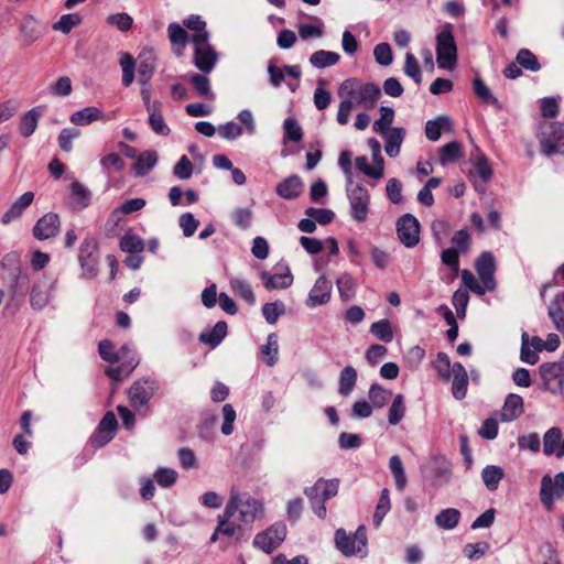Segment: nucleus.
Listing matches in <instances>:
<instances>
[{
	"mask_svg": "<svg viewBox=\"0 0 564 564\" xmlns=\"http://www.w3.org/2000/svg\"><path fill=\"white\" fill-rule=\"evenodd\" d=\"M338 95L347 97L339 102L336 116L337 122L345 126L349 121L355 104L371 109L381 97V90L375 83H361L357 78H348L340 84Z\"/></svg>",
	"mask_w": 564,
	"mask_h": 564,
	"instance_id": "f257e3e1",
	"label": "nucleus"
},
{
	"mask_svg": "<svg viewBox=\"0 0 564 564\" xmlns=\"http://www.w3.org/2000/svg\"><path fill=\"white\" fill-rule=\"evenodd\" d=\"M224 518L237 528L251 530L253 522L264 514L263 502L247 492L231 489L230 497L223 511Z\"/></svg>",
	"mask_w": 564,
	"mask_h": 564,
	"instance_id": "f03ea898",
	"label": "nucleus"
},
{
	"mask_svg": "<svg viewBox=\"0 0 564 564\" xmlns=\"http://www.w3.org/2000/svg\"><path fill=\"white\" fill-rule=\"evenodd\" d=\"M335 546L345 556L366 557L368 554V538L366 527L360 524L354 533L344 529L335 531Z\"/></svg>",
	"mask_w": 564,
	"mask_h": 564,
	"instance_id": "7ed1b4c3",
	"label": "nucleus"
},
{
	"mask_svg": "<svg viewBox=\"0 0 564 564\" xmlns=\"http://www.w3.org/2000/svg\"><path fill=\"white\" fill-rule=\"evenodd\" d=\"M208 40V32L194 34L191 37V42L194 44L193 64L204 74L210 73L215 68L218 59V54L209 44Z\"/></svg>",
	"mask_w": 564,
	"mask_h": 564,
	"instance_id": "20e7f679",
	"label": "nucleus"
},
{
	"mask_svg": "<svg viewBox=\"0 0 564 564\" xmlns=\"http://www.w3.org/2000/svg\"><path fill=\"white\" fill-rule=\"evenodd\" d=\"M99 245L95 237L87 236L80 242L78 249V262L82 269V278L95 279L99 273Z\"/></svg>",
	"mask_w": 564,
	"mask_h": 564,
	"instance_id": "39448f33",
	"label": "nucleus"
},
{
	"mask_svg": "<svg viewBox=\"0 0 564 564\" xmlns=\"http://www.w3.org/2000/svg\"><path fill=\"white\" fill-rule=\"evenodd\" d=\"M538 138L544 155L551 156L555 153L564 155V123L553 121L542 124Z\"/></svg>",
	"mask_w": 564,
	"mask_h": 564,
	"instance_id": "423d86ee",
	"label": "nucleus"
},
{
	"mask_svg": "<svg viewBox=\"0 0 564 564\" xmlns=\"http://www.w3.org/2000/svg\"><path fill=\"white\" fill-rule=\"evenodd\" d=\"M347 196L350 205V216L357 223H364L369 214L370 195L361 184H352V178H347Z\"/></svg>",
	"mask_w": 564,
	"mask_h": 564,
	"instance_id": "0eeeda50",
	"label": "nucleus"
},
{
	"mask_svg": "<svg viewBox=\"0 0 564 564\" xmlns=\"http://www.w3.org/2000/svg\"><path fill=\"white\" fill-rule=\"evenodd\" d=\"M436 61L440 68L453 69L457 62V47L451 28L436 36Z\"/></svg>",
	"mask_w": 564,
	"mask_h": 564,
	"instance_id": "6e6552de",
	"label": "nucleus"
},
{
	"mask_svg": "<svg viewBox=\"0 0 564 564\" xmlns=\"http://www.w3.org/2000/svg\"><path fill=\"white\" fill-rule=\"evenodd\" d=\"M288 534V528L284 522L278 521L271 524L265 530L256 534L253 539V546L263 551L265 554H271L278 546L282 544Z\"/></svg>",
	"mask_w": 564,
	"mask_h": 564,
	"instance_id": "1a4fd4ad",
	"label": "nucleus"
},
{
	"mask_svg": "<svg viewBox=\"0 0 564 564\" xmlns=\"http://www.w3.org/2000/svg\"><path fill=\"white\" fill-rule=\"evenodd\" d=\"M540 500L542 506L551 511L555 501L564 497V473L560 471L555 476L549 474L541 479Z\"/></svg>",
	"mask_w": 564,
	"mask_h": 564,
	"instance_id": "9d476101",
	"label": "nucleus"
},
{
	"mask_svg": "<svg viewBox=\"0 0 564 564\" xmlns=\"http://www.w3.org/2000/svg\"><path fill=\"white\" fill-rule=\"evenodd\" d=\"M160 389V383L158 380L152 378H141L134 381L129 390L128 397L130 400V404L133 409L140 410L142 408H147L149 401L154 397V394Z\"/></svg>",
	"mask_w": 564,
	"mask_h": 564,
	"instance_id": "9b49d317",
	"label": "nucleus"
},
{
	"mask_svg": "<svg viewBox=\"0 0 564 564\" xmlns=\"http://www.w3.org/2000/svg\"><path fill=\"white\" fill-rule=\"evenodd\" d=\"M539 371L545 389L564 397V357L558 361L542 364Z\"/></svg>",
	"mask_w": 564,
	"mask_h": 564,
	"instance_id": "f8f14e48",
	"label": "nucleus"
},
{
	"mask_svg": "<svg viewBox=\"0 0 564 564\" xmlns=\"http://www.w3.org/2000/svg\"><path fill=\"white\" fill-rule=\"evenodd\" d=\"M397 235L405 248H414L420 241V223L412 214L402 215L397 221Z\"/></svg>",
	"mask_w": 564,
	"mask_h": 564,
	"instance_id": "ddd939ff",
	"label": "nucleus"
},
{
	"mask_svg": "<svg viewBox=\"0 0 564 564\" xmlns=\"http://www.w3.org/2000/svg\"><path fill=\"white\" fill-rule=\"evenodd\" d=\"M55 289V282L43 276L39 279L32 286L30 294V303L34 310L42 311L53 297V292Z\"/></svg>",
	"mask_w": 564,
	"mask_h": 564,
	"instance_id": "4468645a",
	"label": "nucleus"
},
{
	"mask_svg": "<svg viewBox=\"0 0 564 564\" xmlns=\"http://www.w3.org/2000/svg\"><path fill=\"white\" fill-rule=\"evenodd\" d=\"M263 285L268 290L288 289L293 283V275L288 264L278 263L274 267V273L270 274L267 271L261 273Z\"/></svg>",
	"mask_w": 564,
	"mask_h": 564,
	"instance_id": "2eb2a0df",
	"label": "nucleus"
},
{
	"mask_svg": "<svg viewBox=\"0 0 564 564\" xmlns=\"http://www.w3.org/2000/svg\"><path fill=\"white\" fill-rule=\"evenodd\" d=\"M333 283L325 275H319L311 289L305 304L310 308L325 305L329 302Z\"/></svg>",
	"mask_w": 564,
	"mask_h": 564,
	"instance_id": "dca6fc26",
	"label": "nucleus"
},
{
	"mask_svg": "<svg viewBox=\"0 0 564 564\" xmlns=\"http://www.w3.org/2000/svg\"><path fill=\"white\" fill-rule=\"evenodd\" d=\"M59 229V216L55 213H46L37 219L32 229V232L35 239L46 240L57 236Z\"/></svg>",
	"mask_w": 564,
	"mask_h": 564,
	"instance_id": "f3484780",
	"label": "nucleus"
},
{
	"mask_svg": "<svg viewBox=\"0 0 564 564\" xmlns=\"http://www.w3.org/2000/svg\"><path fill=\"white\" fill-rule=\"evenodd\" d=\"M476 271L482 283L487 284V289L492 291L496 289L495 271L496 262L491 252H482L476 260Z\"/></svg>",
	"mask_w": 564,
	"mask_h": 564,
	"instance_id": "a211bd4d",
	"label": "nucleus"
},
{
	"mask_svg": "<svg viewBox=\"0 0 564 564\" xmlns=\"http://www.w3.org/2000/svg\"><path fill=\"white\" fill-rule=\"evenodd\" d=\"M543 454L545 456L564 457V435L560 427L553 426L543 435Z\"/></svg>",
	"mask_w": 564,
	"mask_h": 564,
	"instance_id": "6ab92c4d",
	"label": "nucleus"
},
{
	"mask_svg": "<svg viewBox=\"0 0 564 564\" xmlns=\"http://www.w3.org/2000/svg\"><path fill=\"white\" fill-rule=\"evenodd\" d=\"M34 199V193L33 192H25L23 193L18 199H15L9 209L3 214L1 218V223L3 225H9L10 223L19 219L24 210L30 207Z\"/></svg>",
	"mask_w": 564,
	"mask_h": 564,
	"instance_id": "aec40b11",
	"label": "nucleus"
},
{
	"mask_svg": "<svg viewBox=\"0 0 564 564\" xmlns=\"http://www.w3.org/2000/svg\"><path fill=\"white\" fill-rule=\"evenodd\" d=\"M304 183L302 178L296 175H290L281 181L275 188L276 194L284 199H295L303 192Z\"/></svg>",
	"mask_w": 564,
	"mask_h": 564,
	"instance_id": "412c9836",
	"label": "nucleus"
},
{
	"mask_svg": "<svg viewBox=\"0 0 564 564\" xmlns=\"http://www.w3.org/2000/svg\"><path fill=\"white\" fill-rule=\"evenodd\" d=\"M523 411V399L519 394L510 393L507 395L500 411V419L502 422H512L517 420Z\"/></svg>",
	"mask_w": 564,
	"mask_h": 564,
	"instance_id": "4be33fe9",
	"label": "nucleus"
},
{
	"mask_svg": "<svg viewBox=\"0 0 564 564\" xmlns=\"http://www.w3.org/2000/svg\"><path fill=\"white\" fill-rule=\"evenodd\" d=\"M384 138V151L388 156L395 158L400 153L401 144L405 138V129L393 127L390 131L381 134Z\"/></svg>",
	"mask_w": 564,
	"mask_h": 564,
	"instance_id": "5701e85b",
	"label": "nucleus"
},
{
	"mask_svg": "<svg viewBox=\"0 0 564 564\" xmlns=\"http://www.w3.org/2000/svg\"><path fill=\"white\" fill-rule=\"evenodd\" d=\"M169 40L174 47L176 55L181 56L187 42L189 41L186 30L176 22L170 23L167 26Z\"/></svg>",
	"mask_w": 564,
	"mask_h": 564,
	"instance_id": "b1692460",
	"label": "nucleus"
},
{
	"mask_svg": "<svg viewBox=\"0 0 564 564\" xmlns=\"http://www.w3.org/2000/svg\"><path fill=\"white\" fill-rule=\"evenodd\" d=\"M102 119H105L102 110L93 106L73 112L69 118L70 122L75 126H87Z\"/></svg>",
	"mask_w": 564,
	"mask_h": 564,
	"instance_id": "393cba45",
	"label": "nucleus"
},
{
	"mask_svg": "<svg viewBox=\"0 0 564 564\" xmlns=\"http://www.w3.org/2000/svg\"><path fill=\"white\" fill-rule=\"evenodd\" d=\"M227 323L219 321L215 324L212 330L200 333L198 340L210 348H216L227 335Z\"/></svg>",
	"mask_w": 564,
	"mask_h": 564,
	"instance_id": "a878e982",
	"label": "nucleus"
},
{
	"mask_svg": "<svg viewBox=\"0 0 564 564\" xmlns=\"http://www.w3.org/2000/svg\"><path fill=\"white\" fill-rule=\"evenodd\" d=\"M41 116L42 107L40 106L34 107L31 110L23 113L19 124L20 133L25 138L32 135L36 130L39 119L41 118Z\"/></svg>",
	"mask_w": 564,
	"mask_h": 564,
	"instance_id": "bb28decb",
	"label": "nucleus"
},
{
	"mask_svg": "<svg viewBox=\"0 0 564 564\" xmlns=\"http://www.w3.org/2000/svg\"><path fill=\"white\" fill-rule=\"evenodd\" d=\"M462 513L456 508H447L442 510L435 516V524L438 529L442 530H454L460 520Z\"/></svg>",
	"mask_w": 564,
	"mask_h": 564,
	"instance_id": "cd10ccee",
	"label": "nucleus"
},
{
	"mask_svg": "<svg viewBox=\"0 0 564 564\" xmlns=\"http://www.w3.org/2000/svg\"><path fill=\"white\" fill-rule=\"evenodd\" d=\"M452 129V120L447 116H438L433 120H429L425 124V134L426 138L433 142L437 141L442 131Z\"/></svg>",
	"mask_w": 564,
	"mask_h": 564,
	"instance_id": "c85d7f7f",
	"label": "nucleus"
},
{
	"mask_svg": "<svg viewBox=\"0 0 564 564\" xmlns=\"http://www.w3.org/2000/svg\"><path fill=\"white\" fill-rule=\"evenodd\" d=\"M357 382V371L352 366H346L339 373L338 393L343 397L349 395Z\"/></svg>",
	"mask_w": 564,
	"mask_h": 564,
	"instance_id": "c756f323",
	"label": "nucleus"
},
{
	"mask_svg": "<svg viewBox=\"0 0 564 564\" xmlns=\"http://www.w3.org/2000/svg\"><path fill=\"white\" fill-rule=\"evenodd\" d=\"M158 154L153 150L145 151L138 155L137 162L133 165V171L138 176H144L148 174L156 164Z\"/></svg>",
	"mask_w": 564,
	"mask_h": 564,
	"instance_id": "7c9ffc66",
	"label": "nucleus"
},
{
	"mask_svg": "<svg viewBox=\"0 0 564 564\" xmlns=\"http://www.w3.org/2000/svg\"><path fill=\"white\" fill-rule=\"evenodd\" d=\"M74 208L82 210L85 209L91 200L90 191L82 183L75 181L70 184Z\"/></svg>",
	"mask_w": 564,
	"mask_h": 564,
	"instance_id": "2f4dec72",
	"label": "nucleus"
},
{
	"mask_svg": "<svg viewBox=\"0 0 564 564\" xmlns=\"http://www.w3.org/2000/svg\"><path fill=\"white\" fill-rule=\"evenodd\" d=\"M503 477V469L496 465H488L481 470V479L484 485L490 491H494L498 488Z\"/></svg>",
	"mask_w": 564,
	"mask_h": 564,
	"instance_id": "473e14b6",
	"label": "nucleus"
},
{
	"mask_svg": "<svg viewBox=\"0 0 564 564\" xmlns=\"http://www.w3.org/2000/svg\"><path fill=\"white\" fill-rule=\"evenodd\" d=\"M231 291L242 299L247 304L254 305L256 296L249 282L242 279L234 278L229 281Z\"/></svg>",
	"mask_w": 564,
	"mask_h": 564,
	"instance_id": "72a5a7b5",
	"label": "nucleus"
},
{
	"mask_svg": "<svg viewBox=\"0 0 564 564\" xmlns=\"http://www.w3.org/2000/svg\"><path fill=\"white\" fill-rule=\"evenodd\" d=\"M339 59L340 56L338 53L325 50L316 51L310 56L311 65L316 68H325L333 66L337 64Z\"/></svg>",
	"mask_w": 564,
	"mask_h": 564,
	"instance_id": "f704fd0d",
	"label": "nucleus"
},
{
	"mask_svg": "<svg viewBox=\"0 0 564 564\" xmlns=\"http://www.w3.org/2000/svg\"><path fill=\"white\" fill-rule=\"evenodd\" d=\"M462 155V143L458 141L448 142L440 149V163L442 165L454 163L459 160Z\"/></svg>",
	"mask_w": 564,
	"mask_h": 564,
	"instance_id": "c9c22d12",
	"label": "nucleus"
},
{
	"mask_svg": "<svg viewBox=\"0 0 564 564\" xmlns=\"http://www.w3.org/2000/svg\"><path fill=\"white\" fill-rule=\"evenodd\" d=\"M473 89L475 95L486 104H491L496 107V109L500 110L502 109L501 104L499 100L492 95L489 87L486 85V83L481 78H475L473 80Z\"/></svg>",
	"mask_w": 564,
	"mask_h": 564,
	"instance_id": "e433bc0d",
	"label": "nucleus"
},
{
	"mask_svg": "<svg viewBox=\"0 0 564 564\" xmlns=\"http://www.w3.org/2000/svg\"><path fill=\"white\" fill-rule=\"evenodd\" d=\"M121 364L126 365V376H128L139 364V356L132 344H124L117 351Z\"/></svg>",
	"mask_w": 564,
	"mask_h": 564,
	"instance_id": "4c0bfd02",
	"label": "nucleus"
},
{
	"mask_svg": "<svg viewBox=\"0 0 564 564\" xmlns=\"http://www.w3.org/2000/svg\"><path fill=\"white\" fill-rule=\"evenodd\" d=\"M368 395L373 408L382 409L392 397V391L384 389L378 383H372L369 388Z\"/></svg>",
	"mask_w": 564,
	"mask_h": 564,
	"instance_id": "58836bf2",
	"label": "nucleus"
},
{
	"mask_svg": "<svg viewBox=\"0 0 564 564\" xmlns=\"http://www.w3.org/2000/svg\"><path fill=\"white\" fill-rule=\"evenodd\" d=\"M389 468L394 478L397 489L402 491L405 488L408 480L403 463L399 455H393L390 457Z\"/></svg>",
	"mask_w": 564,
	"mask_h": 564,
	"instance_id": "ea45409f",
	"label": "nucleus"
},
{
	"mask_svg": "<svg viewBox=\"0 0 564 564\" xmlns=\"http://www.w3.org/2000/svg\"><path fill=\"white\" fill-rule=\"evenodd\" d=\"M379 111L380 118L373 122L372 129L375 132L379 134H384L387 131H390L391 129L390 126L394 120V110L391 107L381 106Z\"/></svg>",
	"mask_w": 564,
	"mask_h": 564,
	"instance_id": "a19ab883",
	"label": "nucleus"
},
{
	"mask_svg": "<svg viewBox=\"0 0 564 564\" xmlns=\"http://www.w3.org/2000/svg\"><path fill=\"white\" fill-rule=\"evenodd\" d=\"M405 411H406V408H405V403H404V397L401 393L394 395L392 403L389 408V413H388L389 424H391V425L399 424L402 421V419L404 417Z\"/></svg>",
	"mask_w": 564,
	"mask_h": 564,
	"instance_id": "79ce46f5",
	"label": "nucleus"
},
{
	"mask_svg": "<svg viewBox=\"0 0 564 564\" xmlns=\"http://www.w3.org/2000/svg\"><path fill=\"white\" fill-rule=\"evenodd\" d=\"M336 284L341 300L349 301L355 296L356 281L350 274L341 273L338 276Z\"/></svg>",
	"mask_w": 564,
	"mask_h": 564,
	"instance_id": "37998d69",
	"label": "nucleus"
},
{
	"mask_svg": "<svg viewBox=\"0 0 564 564\" xmlns=\"http://www.w3.org/2000/svg\"><path fill=\"white\" fill-rule=\"evenodd\" d=\"M547 315L552 321L555 329L564 334V310L561 305L558 296H555L547 307Z\"/></svg>",
	"mask_w": 564,
	"mask_h": 564,
	"instance_id": "c03bdc74",
	"label": "nucleus"
},
{
	"mask_svg": "<svg viewBox=\"0 0 564 564\" xmlns=\"http://www.w3.org/2000/svg\"><path fill=\"white\" fill-rule=\"evenodd\" d=\"M391 509L390 492L387 488L381 490L379 501L373 513V525L379 528L383 518Z\"/></svg>",
	"mask_w": 564,
	"mask_h": 564,
	"instance_id": "a18cd8bd",
	"label": "nucleus"
},
{
	"mask_svg": "<svg viewBox=\"0 0 564 564\" xmlns=\"http://www.w3.org/2000/svg\"><path fill=\"white\" fill-rule=\"evenodd\" d=\"M188 79L199 96L206 97L209 99L214 98V95H213L212 88H210L209 78L204 73L203 74H196V73L189 74Z\"/></svg>",
	"mask_w": 564,
	"mask_h": 564,
	"instance_id": "49530a36",
	"label": "nucleus"
},
{
	"mask_svg": "<svg viewBox=\"0 0 564 564\" xmlns=\"http://www.w3.org/2000/svg\"><path fill=\"white\" fill-rule=\"evenodd\" d=\"M119 63L122 69V85L129 87L134 79L135 61L131 54L122 53Z\"/></svg>",
	"mask_w": 564,
	"mask_h": 564,
	"instance_id": "de8ad7c7",
	"label": "nucleus"
},
{
	"mask_svg": "<svg viewBox=\"0 0 564 564\" xmlns=\"http://www.w3.org/2000/svg\"><path fill=\"white\" fill-rule=\"evenodd\" d=\"M370 333L383 343H390L393 339V330L390 321L380 319L370 326Z\"/></svg>",
	"mask_w": 564,
	"mask_h": 564,
	"instance_id": "09e8293b",
	"label": "nucleus"
},
{
	"mask_svg": "<svg viewBox=\"0 0 564 564\" xmlns=\"http://www.w3.org/2000/svg\"><path fill=\"white\" fill-rule=\"evenodd\" d=\"M149 112V124L152 131L160 135H169L171 130L165 123L163 115L160 108H155Z\"/></svg>",
	"mask_w": 564,
	"mask_h": 564,
	"instance_id": "8fccbe9b",
	"label": "nucleus"
},
{
	"mask_svg": "<svg viewBox=\"0 0 564 564\" xmlns=\"http://www.w3.org/2000/svg\"><path fill=\"white\" fill-rule=\"evenodd\" d=\"M517 63L530 72H538L541 65L536 56L528 48H521L516 57Z\"/></svg>",
	"mask_w": 564,
	"mask_h": 564,
	"instance_id": "3c124183",
	"label": "nucleus"
},
{
	"mask_svg": "<svg viewBox=\"0 0 564 564\" xmlns=\"http://www.w3.org/2000/svg\"><path fill=\"white\" fill-rule=\"evenodd\" d=\"M262 355L267 356V365L272 367L278 361L279 346L278 336L272 333L267 338V344L261 347Z\"/></svg>",
	"mask_w": 564,
	"mask_h": 564,
	"instance_id": "603ef678",
	"label": "nucleus"
},
{
	"mask_svg": "<svg viewBox=\"0 0 564 564\" xmlns=\"http://www.w3.org/2000/svg\"><path fill=\"white\" fill-rule=\"evenodd\" d=\"M404 74L411 77L415 84L420 85L422 82V72L416 57L412 53L405 54Z\"/></svg>",
	"mask_w": 564,
	"mask_h": 564,
	"instance_id": "864d4df0",
	"label": "nucleus"
},
{
	"mask_svg": "<svg viewBox=\"0 0 564 564\" xmlns=\"http://www.w3.org/2000/svg\"><path fill=\"white\" fill-rule=\"evenodd\" d=\"M462 281L471 292L478 295H484L486 292L492 291L491 289H487L486 283H479L475 275L467 269L462 271Z\"/></svg>",
	"mask_w": 564,
	"mask_h": 564,
	"instance_id": "5fc2aeb1",
	"label": "nucleus"
},
{
	"mask_svg": "<svg viewBox=\"0 0 564 564\" xmlns=\"http://www.w3.org/2000/svg\"><path fill=\"white\" fill-rule=\"evenodd\" d=\"M284 142L286 140L300 142L303 138V131L299 122L294 118H286L283 122Z\"/></svg>",
	"mask_w": 564,
	"mask_h": 564,
	"instance_id": "6e6d98bb",
	"label": "nucleus"
},
{
	"mask_svg": "<svg viewBox=\"0 0 564 564\" xmlns=\"http://www.w3.org/2000/svg\"><path fill=\"white\" fill-rule=\"evenodd\" d=\"M355 163L356 167L365 175L376 180L383 177V167L371 166L368 162L367 156H357Z\"/></svg>",
	"mask_w": 564,
	"mask_h": 564,
	"instance_id": "4d7b16f0",
	"label": "nucleus"
},
{
	"mask_svg": "<svg viewBox=\"0 0 564 564\" xmlns=\"http://www.w3.org/2000/svg\"><path fill=\"white\" fill-rule=\"evenodd\" d=\"M120 248L128 253H140L144 248V242L135 235H124L120 239Z\"/></svg>",
	"mask_w": 564,
	"mask_h": 564,
	"instance_id": "13d9d810",
	"label": "nucleus"
},
{
	"mask_svg": "<svg viewBox=\"0 0 564 564\" xmlns=\"http://www.w3.org/2000/svg\"><path fill=\"white\" fill-rule=\"evenodd\" d=\"M155 481L163 488H169L176 482L177 473L172 468L160 467L154 473Z\"/></svg>",
	"mask_w": 564,
	"mask_h": 564,
	"instance_id": "bf43d9fd",
	"label": "nucleus"
},
{
	"mask_svg": "<svg viewBox=\"0 0 564 564\" xmlns=\"http://www.w3.org/2000/svg\"><path fill=\"white\" fill-rule=\"evenodd\" d=\"M285 306L281 302L265 303L262 306V315L269 324H275L279 316L284 314Z\"/></svg>",
	"mask_w": 564,
	"mask_h": 564,
	"instance_id": "052dcab7",
	"label": "nucleus"
},
{
	"mask_svg": "<svg viewBox=\"0 0 564 564\" xmlns=\"http://www.w3.org/2000/svg\"><path fill=\"white\" fill-rule=\"evenodd\" d=\"M536 564H560L555 549L550 543H543L538 551Z\"/></svg>",
	"mask_w": 564,
	"mask_h": 564,
	"instance_id": "680f3d73",
	"label": "nucleus"
},
{
	"mask_svg": "<svg viewBox=\"0 0 564 564\" xmlns=\"http://www.w3.org/2000/svg\"><path fill=\"white\" fill-rule=\"evenodd\" d=\"M82 22V18L78 13H67L61 17V19L53 25L54 30H58L64 34H67L72 29Z\"/></svg>",
	"mask_w": 564,
	"mask_h": 564,
	"instance_id": "e2e57ef3",
	"label": "nucleus"
},
{
	"mask_svg": "<svg viewBox=\"0 0 564 564\" xmlns=\"http://www.w3.org/2000/svg\"><path fill=\"white\" fill-rule=\"evenodd\" d=\"M217 522V528L210 536V542H216L219 534L230 538L237 533V528L234 524H230V522L224 518L223 513L218 516Z\"/></svg>",
	"mask_w": 564,
	"mask_h": 564,
	"instance_id": "0e129e2a",
	"label": "nucleus"
},
{
	"mask_svg": "<svg viewBox=\"0 0 564 564\" xmlns=\"http://www.w3.org/2000/svg\"><path fill=\"white\" fill-rule=\"evenodd\" d=\"M221 413L224 416V422L221 424V433L226 436L231 435L234 432V423L236 421L237 414L234 406L229 403L223 405Z\"/></svg>",
	"mask_w": 564,
	"mask_h": 564,
	"instance_id": "69168bd1",
	"label": "nucleus"
},
{
	"mask_svg": "<svg viewBox=\"0 0 564 564\" xmlns=\"http://www.w3.org/2000/svg\"><path fill=\"white\" fill-rule=\"evenodd\" d=\"M373 56L381 66H389L393 61L392 50L388 43L377 44L373 48Z\"/></svg>",
	"mask_w": 564,
	"mask_h": 564,
	"instance_id": "338daca9",
	"label": "nucleus"
},
{
	"mask_svg": "<svg viewBox=\"0 0 564 564\" xmlns=\"http://www.w3.org/2000/svg\"><path fill=\"white\" fill-rule=\"evenodd\" d=\"M98 351L100 358L107 362L115 364L119 362L120 356L115 351V345L109 339H104L98 345Z\"/></svg>",
	"mask_w": 564,
	"mask_h": 564,
	"instance_id": "774afa93",
	"label": "nucleus"
}]
</instances>
